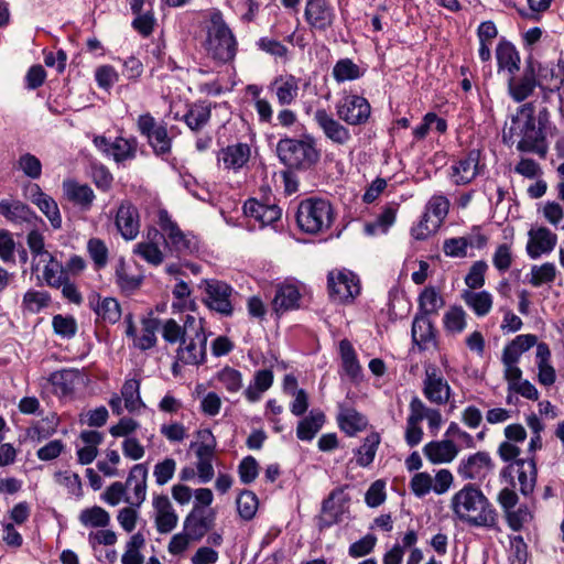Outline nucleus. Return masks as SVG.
Returning <instances> with one entry per match:
<instances>
[{"label":"nucleus","instance_id":"nucleus-1","mask_svg":"<svg viewBox=\"0 0 564 564\" xmlns=\"http://www.w3.org/2000/svg\"><path fill=\"white\" fill-rule=\"evenodd\" d=\"M535 107L532 102L522 105L511 123L505 127L502 139L505 143L513 144L514 137H520L517 149L521 152H534L540 155L546 153L545 127L549 122V111L543 108L538 116L534 115Z\"/></svg>","mask_w":564,"mask_h":564},{"label":"nucleus","instance_id":"nucleus-2","mask_svg":"<svg viewBox=\"0 0 564 564\" xmlns=\"http://www.w3.org/2000/svg\"><path fill=\"white\" fill-rule=\"evenodd\" d=\"M454 514L473 527L491 528L497 522V512L484 492L471 484L465 485L451 500Z\"/></svg>","mask_w":564,"mask_h":564},{"label":"nucleus","instance_id":"nucleus-3","mask_svg":"<svg viewBox=\"0 0 564 564\" xmlns=\"http://www.w3.org/2000/svg\"><path fill=\"white\" fill-rule=\"evenodd\" d=\"M204 47L207 55L220 64L231 62L236 56V37L218 11L210 15Z\"/></svg>","mask_w":564,"mask_h":564},{"label":"nucleus","instance_id":"nucleus-4","mask_svg":"<svg viewBox=\"0 0 564 564\" xmlns=\"http://www.w3.org/2000/svg\"><path fill=\"white\" fill-rule=\"evenodd\" d=\"M276 153L286 167L297 171L312 169L321 159V153L312 137L281 139L276 144Z\"/></svg>","mask_w":564,"mask_h":564},{"label":"nucleus","instance_id":"nucleus-5","mask_svg":"<svg viewBox=\"0 0 564 564\" xmlns=\"http://www.w3.org/2000/svg\"><path fill=\"white\" fill-rule=\"evenodd\" d=\"M335 219L332 204L324 198L303 199L296 209V224L306 234L317 235L327 231Z\"/></svg>","mask_w":564,"mask_h":564},{"label":"nucleus","instance_id":"nucleus-6","mask_svg":"<svg viewBox=\"0 0 564 564\" xmlns=\"http://www.w3.org/2000/svg\"><path fill=\"white\" fill-rule=\"evenodd\" d=\"M187 327L192 332L180 344L176 358L184 365H200L206 360L207 336L202 322L194 316H187Z\"/></svg>","mask_w":564,"mask_h":564},{"label":"nucleus","instance_id":"nucleus-7","mask_svg":"<svg viewBox=\"0 0 564 564\" xmlns=\"http://www.w3.org/2000/svg\"><path fill=\"white\" fill-rule=\"evenodd\" d=\"M203 292V303L212 311L224 316H230L234 312L231 297L234 289L226 282L217 279H204L198 284Z\"/></svg>","mask_w":564,"mask_h":564},{"label":"nucleus","instance_id":"nucleus-8","mask_svg":"<svg viewBox=\"0 0 564 564\" xmlns=\"http://www.w3.org/2000/svg\"><path fill=\"white\" fill-rule=\"evenodd\" d=\"M497 500L503 510L507 524L512 531H521L525 524L533 520V511L527 505H520L516 509L519 497L513 489H501Z\"/></svg>","mask_w":564,"mask_h":564},{"label":"nucleus","instance_id":"nucleus-9","mask_svg":"<svg viewBox=\"0 0 564 564\" xmlns=\"http://www.w3.org/2000/svg\"><path fill=\"white\" fill-rule=\"evenodd\" d=\"M336 115L349 126L366 124L371 115L369 101L358 95H346L336 104Z\"/></svg>","mask_w":564,"mask_h":564},{"label":"nucleus","instance_id":"nucleus-10","mask_svg":"<svg viewBox=\"0 0 564 564\" xmlns=\"http://www.w3.org/2000/svg\"><path fill=\"white\" fill-rule=\"evenodd\" d=\"M159 226L165 235V246L171 252L177 256L192 253L196 249V243L193 239L184 234L176 223L169 216L166 210H161L159 214Z\"/></svg>","mask_w":564,"mask_h":564},{"label":"nucleus","instance_id":"nucleus-11","mask_svg":"<svg viewBox=\"0 0 564 564\" xmlns=\"http://www.w3.org/2000/svg\"><path fill=\"white\" fill-rule=\"evenodd\" d=\"M346 487L334 489L323 501L318 524L321 528H329L343 520L348 511L349 496L345 492Z\"/></svg>","mask_w":564,"mask_h":564},{"label":"nucleus","instance_id":"nucleus-12","mask_svg":"<svg viewBox=\"0 0 564 564\" xmlns=\"http://www.w3.org/2000/svg\"><path fill=\"white\" fill-rule=\"evenodd\" d=\"M423 394L434 404H446L452 394L447 380L442 376L440 369L434 365L425 367V378L423 380Z\"/></svg>","mask_w":564,"mask_h":564},{"label":"nucleus","instance_id":"nucleus-13","mask_svg":"<svg viewBox=\"0 0 564 564\" xmlns=\"http://www.w3.org/2000/svg\"><path fill=\"white\" fill-rule=\"evenodd\" d=\"M541 85L535 75V64L529 59L520 76L516 74L509 76L508 93L516 102H521L533 94L536 86Z\"/></svg>","mask_w":564,"mask_h":564},{"label":"nucleus","instance_id":"nucleus-14","mask_svg":"<svg viewBox=\"0 0 564 564\" xmlns=\"http://www.w3.org/2000/svg\"><path fill=\"white\" fill-rule=\"evenodd\" d=\"M314 121L323 131L325 138L333 144L344 147L351 140L349 129L335 119L326 109H317L314 112Z\"/></svg>","mask_w":564,"mask_h":564},{"label":"nucleus","instance_id":"nucleus-15","mask_svg":"<svg viewBox=\"0 0 564 564\" xmlns=\"http://www.w3.org/2000/svg\"><path fill=\"white\" fill-rule=\"evenodd\" d=\"M494 467L492 459L487 452H477L460 460L457 473L464 479L481 481L492 471Z\"/></svg>","mask_w":564,"mask_h":564},{"label":"nucleus","instance_id":"nucleus-16","mask_svg":"<svg viewBox=\"0 0 564 564\" xmlns=\"http://www.w3.org/2000/svg\"><path fill=\"white\" fill-rule=\"evenodd\" d=\"M304 17L312 29L321 32L332 28L336 18L334 8L326 0H307Z\"/></svg>","mask_w":564,"mask_h":564},{"label":"nucleus","instance_id":"nucleus-17","mask_svg":"<svg viewBox=\"0 0 564 564\" xmlns=\"http://www.w3.org/2000/svg\"><path fill=\"white\" fill-rule=\"evenodd\" d=\"M94 144L98 150L107 155H111L116 162H122L135 156L137 140L116 138L115 141H109L106 137L98 135L94 139Z\"/></svg>","mask_w":564,"mask_h":564},{"label":"nucleus","instance_id":"nucleus-18","mask_svg":"<svg viewBox=\"0 0 564 564\" xmlns=\"http://www.w3.org/2000/svg\"><path fill=\"white\" fill-rule=\"evenodd\" d=\"M115 224L123 239H135L140 231L138 208L128 200L122 202L118 207Z\"/></svg>","mask_w":564,"mask_h":564},{"label":"nucleus","instance_id":"nucleus-19","mask_svg":"<svg viewBox=\"0 0 564 564\" xmlns=\"http://www.w3.org/2000/svg\"><path fill=\"white\" fill-rule=\"evenodd\" d=\"M328 291L332 297L343 302L359 294L360 286L351 272L329 273Z\"/></svg>","mask_w":564,"mask_h":564},{"label":"nucleus","instance_id":"nucleus-20","mask_svg":"<svg viewBox=\"0 0 564 564\" xmlns=\"http://www.w3.org/2000/svg\"><path fill=\"white\" fill-rule=\"evenodd\" d=\"M153 508L156 530L161 534L172 532L177 525L178 517L175 513L169 497L165 495L154 496Z\"/></svg>","mask_w":564,"mask_h":564},{"label":"nucleus","instance_id":"nucleus-21","mask_svg":"<svg viewBox=\"0 0 564 564\" xmlns=\"http://www.w3.org/2000/svg\"><path fill=\"white\" fill-rule=\"evenodd\" d=\"M480 153L471 150L467 155L452 165L451 177L456 185L469 184L478 174Z\"/></svg>","mask_w":564,"mask_h":564},{"label":"nucleus","instance_id":"nucleus-22","mask_svg":"<svg viewBox=\"0 0 564 564\" xmlns=\"http://www.w3.org/2000/svg\"><path fill=\"white\" fill-rule=\"evenodd\" d=\"M529 237L527 251L532 259L539 258L542 253L551 252L557 242V236L545 227L531 229Z\"/></svg>","mask_w":564,"mask_h":564},{"label":"nucleus","instance_id":"nucleus-23","mask_svg":"<svg viewBox=\"0 0 564 564\" xmlns=\"http://www.w3.org/2000/svg\"><path fill=\"white\" fill-rule=\"evenodd\" d=\"M412 341L420 350L436 347V334L431 319L425 315H415L411 329Z\"/></svg>","mask_w":564,"mask_h":564},{"label":"nucleus","instance_id":"nucleus-24","mask_svg":"<svg viewBox=\"0 0 564 564\" xmlns=\"http://www.w3.org/2000/svg\"><path fill=\"white\" fill-rule=\"evenodd\" d=\"M148 468L144 464L134 465L128 476L126 486L132 488L133 495L126 498V502L139 508L147 496Z\"/></svg>","mask_w":564,"mask_h":564},{"label":"nucleus","instance_id":"nucleus-25","mask_svg":"<svg viewBox=\"0 0 564 564\" xmlns=\"http://www.w3.org/2000/svg\"><path fill=\"white\" fill-rule=\"evenodd\" d=\"M243 213L259 221L261 227L272 225L282 216V209L275 204H263L257 199H248L243 205Z\"/></svg>","mask_w":564,"mask_h":564},{"label":"nucleus","instance_id":"nucleus-26","mask_svg":"<svg viewBox=\"0 0 564 564\" xmlns=\"http://www.w3.org/2000/svg\"><path fill=\"white\" fill-rule=\"evenodd\" d=\"M517 467V478L520 485V492L523 496H529L533 492L536 478H538V469L534 456H531L527 459L518 458L513 464L509 466V468Z\"/></svg>","mask_w":564,"mask_h":564},{"label":"nucleus","instance_id":"nucleus-27","mask_svg":"<svg viewBox=\"0 0 564 564\" xmlns=\"http://www.w3.org/2000/svg\"><path fill=\"white\" fill-rule=\"evenodd\" d=\"M251 149L247 143H236L226 147L218 153V161L228 170H240L249 161Z\"/></svg>","mask_w":564,"mask_h":564},{"label":"nucleus","instance_id":"nucleus-28","mask_svg":"<svg viewBox=\"0 0 564 564\" xmlns=\"http://www.w3.org/2000/svg\"><path fill=\"white\" fill-rule=\"evenodd\" d=\"M423 453L433 464L452 462L458 454V448L452 440L432 441L423 447Z\"/></svg>","mask_w":564,"mask_h":564},{"label":"nucleus","instance_id":"nucleus-29","mask_svg":"<svg viewBox=\"0 0 564 564\" xmlns=\"http://www.w3.org/2000/svg\"><path fill=\"white\" fill-rule=\"evenodd\" d=\"M0 215L14 224H31L37 219L35 213L21 200H0Z\"/></svg>","mask_w":564,"mask_h":564},{"label":"nucleus","instance_id":"nucleus-30","mask_svg":"<svg viewBox=\"0 0 564 564\" xmlns=\"http://www.w3.org/2000/svg\"><path fill=\"white\" fill-rule=\"evenodd\" d=\"M214 525V518L206 517L203 511L193 510L184 521V531L192 541L200 540Z\"/></svg>","mask_w":564,"mask_h":564},{"label":"nucleus","instance_id":"nucleus-31","mask_svg":"<svg viewBox=\"0 0 564 564\" xmlns=\"http://www.w3.org/2000/svg\"><path fill=\"white\" fill-rule=\"evenodd\" d=\"M462 299L478 317L489 314L494 304V297L488 291L464 290Z\"/></svg>","mask_w":564,"mask_h":564},{"label":"nucleus","instance_id":"nucleus-32","mask_svg":"<svg viewBox=\"0 0 564 564\" xmlns=\"http://www.w3.org/2000/svg\"><path fill=\"white\" fill-rule=\"evenodd\" d=\"M272 88L280 105H291L299 95V79L293 75L280 76L272 83Z\"/></svg>","mask_w":564,"mask_h":564},{"label":"nucleus","instance_id":"nucleus-33","mask_svg":"<svg viewBox=\"0 0 564 564\" xmlns=\"http://www.w3.org/2000/svg\"><path fill=\"white\" fill-rule=\"evenodd\" d=\"M535 356L539 368V382L545 387L552 386L556 380V373L553 366L550 364L551 350L547 344H538Z\"/></svg>","mask_w":564,"mask_h":564},{"label":"nucleus","instance_id":"nucleus-34","mask_svg":"<svg viewBox=\"0 0 564 564\" xmlns=\"http://www.w3.org/2000/svg\"><path fill=\"white\" fill-rule=\"evenodd\" d=\"M301 294L296 286L286 284L276 289L272 301L273 308L276 313H284L299 307Z\"/></svg>","mask_w":564,"mask_h":564},{"label":"nucleus","instance_id":"nucleus-35","mask_svg":"<svg viewBox=\"0 0 564 564\" xmlns=\"http://www.w3.org/2000/svg\"><path fill=\"white\" fill-rule=\"evenodd\" d=\"M63 189L67 199L83 209H89L95 199V194L88 185L68 181L63 183Z\"/></svg>","mask_w":564,"mask_h":564},{"label":"nucleus","instance_id":"nucleus-36","mask_svg":"<svg viewBox=\"0 0 564 564\" xmlns=\"http://www.w3.org/2000/svg\"><path fill=\"white\" fill-rule=\"evenodd\" d=\"M325 423V414L322 411L312 410L302 419L296 427V436L301 441H312Z\"/></svg>","mask_w":564,"mask_h":564},{"label":"nucleus","instance_id":"nucleus-37","mask_svg":"<svg viewBox=\"0 0 564 564\" xmlns=\"http://www.w3.org/2000/svg\"><path fill=\"white\" fill-rule=\"evenodd\" d=\"M79 373L78 369H62L51 373L48 381L52 383L55 393L67 395L74 391Z\"/></svg>","mask_w":564,"mask_h":564},{"label":"nucleus","instance_id":"nucleus-38","mask_svg":"<svg viewBox=\"0 0 564 564\" xmlns=\"http://www.w3.org/2000/svg\"><path fill=\"white\" fill-rule=\"evenodd\" d=\"M496 57L499 69H506L509 75H513L519 70L520 55L511 43H499L496 50Z\"/></svg>","mask_w":564,"mask_h":564},{"label":"nucleus","instance_id":"nucleus-39","mask_svg":"<svg viewBox=\"0 0 564 564\" xmlns=\"http://www.w3.org/2000/svg\"><path fill=\"white\" fill-rule=\"evenodd\" d=\"M444 305V300L433 286L425 288L419 296V313L416 315L430 316L437 314Z\"/></svg>","mask_w":564,"mask_h":564},{"label":"nucleus","instance_id":"nucleus-40","mask_svg":"<svg viewBox=\"0 0 564 564\" xmlns=\"http://www.w3.org/2000/svg\"><path fill=\"white\" fill-rule=\"evenodd\" d=\"M160 319L158 318H145L142 321L141 335L134 336V347L140 350H148L156 345V332L160 326Z\"/></svg>","mask_w":564,"mask_h":564},{"label":"nucleus","instance_id":"nucleus-41","mask_svg":"<svg viewBox=\"0 0 564 564\" xmlns=\"http://www.w3.org/2000/svg\"><path fill=\"white\" fill-rule=\"evenodd\" d=\"M339 352L343 362V369L351 379L357 378L361 372L360 364L356 351L348 339H341L339 343Z\"/></svg>","mask_w":564,"mask_h":564},{"label":"nucleus","instance_id":"nucleus-42","mask_svg":"<svg viewBox=\"0 0 564 564\" xmlns=\"http://www.w3.org/2000/svg\"><path fill=\"white\" fill-rule=\"evenodd\" d=\"M79 521L84 527L106 528L110 523V514L104 508L94 506L82 510Z\"/></svg>","mask_w":564,"mask_h":564},{"label":"nucleus","instance_id":"nucleus-43","mask_svg":"<svg viewBox=\"0 0 564 564\" xmlns=\"http://www.w3.org/2000/svg\"><path fill=\"white\" fill-rule=\"evenodd\" d=\"M379 444L378 433H371L365 438L364 444L355 452L356 462L360 467H367L373 462Z\"/></svg>","mask_w":564,"mask_h":564},{"label":"nucleus","instance_id":"nucleus-44","mask_svg":"<svg viewBox=\"0 0 564 564\" xmlns=\"http://www.w3.org/2000/svg\"><path fill=\"white\" fill-rule=\"evenodd\" d=\"M338 424L346 434L352 436L366 427L367 420L356 410L347 409L338 416Z\"/></svg>","mask_w":564,"mask_h":564},{"label":"nucleus","instance_id":"nucleus-45","mask_svg":"<svg viewBox=\"0 0 564 564\" xmlns=\"http://www.w3.org/2000/svg\"><path fill=\"white\" fill-rule=\"evenodd\" d=\"M121 398L129 412L140 409L143 405L140 397V380L127 379L121 388Z\"/></svg>","mask_w":564,"mask_h":564},{"label":"nucleus","instance_id":"nucleus-46","mask_svg":"<svg viewBox=\"0 0 564 564\" xmlns=\"http://www.w3.org/2000/svg\"><path fill=\"white\" fill-rule=\"evenodd\" d=\"M182 118L191 130L198 131L209 121L210 108L195 104Z\"/></svg>","mask_w":564,"mask_h":564},{"label":"nucleus","instance_id":"nucleus-47","mask_svg":"<svg viewBox=\"0 0 564 564\" xmlns=\"http://www.w3.org/2000/svg\"><path fill=\"white\" fill-rule=\"evenodd\" d=\"M133 253L151 265L158 267L164 261V254L155 241H140L133 248Z\"/></svg>","mask_w":564,"mask_h":564},{"label":"nucleus","instance_id":"nucleus-48","mask_svg":"<svg viewBox=\"0 0 564 564\" xmlns=\"http://www.w3.org/2000/svg\"><path fill=\"white\" fill-rule=\"evenodd\" d=\"M192 332L189 327H187V319L184 325L181 326L175 319L169 318L162 325V337L163 339L171 344H181L182 340Z\"/></svg>","mask_w":564,"mask_h":564},{"label":"nucleus","instance_id":"nucleus-49","mask_svg":"<svg viewBox=\"0 0 564 564\" xmlns=\"http://www.w3.org/2000/svg\"><path fill=\"white\" fill-rule=\"evenodd\" d=\"M116 282L122 291L132 292L141 285L142 276L130 274L126 261L120 259L116 267Z\"/></svg>","mask_w":564,"mask_h":564},{"label":"nucleus","instance_id":"nucleus-50","mask_svg":"<svg viewBox=\"0 0 564 564\" xmlns=\"http://www.w3.org/2000/svg\"><path fill=\"white\" fill-rule=\"evenodd\" d=\"M51 302V296L47 292L29 290L22 300V307L24 311L36 314L43 308L47 307Z\"/></svg>","mask_w":564,"mask_h":564},{"label":"nucleus","instance_id":"nucleus-51","mask_svg":"<svg viewBox=\"0 0 564 564\" xmlns=\"http://www.w3.org/2000/svg\"><path fill=\"white\" fill-rule=\"evenodd\" d=\"M556 272V267L552 262H545L541 265H533L531 268V276L529 283L534 288H539L543 284H550L554 282Z\"/></svg>","mask_w":564,"mask_h":564},{"label":"nucleus","instance_id":"nucleus-52","mask_svg":"<svg viewBox=\"0 0 564 564\" xmlns=\"http://www.w3.org/2000/svg\"><path fill=\"white\" fill-rule=\"evenodd\" d=\"M361 76L359 66L349 58L339 59L333 68V77L338 83L355 80Z\"/></svg>","mask_w":564,"mask_h":564},{"label":"nucleus","instance_id":"nucleus-53","mask_svg":"<svg viewBox=\"0 0 564 564\" xmlns=\"http://www.w3.org/2000/svg\"><path fill=\"white\" fill-rule=\"evenodd\" d=\"M148 142L156 155H164L171 152L172 139L169 137L164 124H160L152 134H149Z\"/></svg>","mask_w":564,"mask_h":564},{"label":"nucleus","instance_id":"nucleus-54","mask_svg":"<svg viewBox=\"0 0 564 564\" xmlns=\"http://www.w3.org/2000/svg\"><path fill=\"white\" fill-rule=\"evenodd\" d=\"M469 246H474V240L471 238H448L443 242V252L451 258H465Z\"/></svg>","mask_w":564,"mask_h":564},{"label":"nucleus","instance_id":"nucleus-55","mask_svg":"<svg viewBox=\"0 0 564 564\" xmlns=\"http://www.w3.org/2000/svg\"><path fill=\"white\" fill-rule=\"evenodd\" d=\"M236 503L239 516L245 520H251L258 510V498L250 490L241 491Z\"/></svg>","mask_w":564,"mask_h":564},{"label":"nucleus","instance_id":"nucleus-56","mask_svg":"<svg viewBox=\"0 0 564 564\" xmlns=\"http://www.w3.org/2000/svg\"><path fill=\"white\" fill-rule=\"evenodd\" d=\"M444 327L451 333H462L466 327V312L460 306H452L444 314Z\"/></svg>","mask_w":564,"mask_h":564},{"label":"nucleus","instance_id":"nucleus-57","mask_svg":"<svg viewBox=\"0 0 564 564\" xmlns=\"http://www.w3.org/2000/svg\"><path fill=\"white\" fill-rule=\"evenodd\" d=\"M17 164L19 170L31 180H39L42 175V163L34 154L24 153L20 155Z\"/></svg>","mask_w":564,"mask_h":564},{"label":"nucleus","instance_id":"nucleus-58","mask_svg":"<svg viewBox=\"0 0 564 564\" xmlns=\"http://www.w3.org/2000/svg\"><path fill=\"white\" fill-rule=\"evenodd\" d=\"M97 315L108 323H116L121 316L120 305L112 297L104 299L95 308Z\"/></svg>","mask_w":564,"mask_h":564},{"label":"nucleus","instance_id":"nucleus-59","mask_svg":"<svg viewBox=\"0 0 564 564\" xmlns=\"http://www.w3.org/2000/svg\"><path fill=\"white\" fill-rule=\"evenodd\" d=\"M488 269V264L484 260H479L473 263L468 273L465 276V283L468 290H478L485 284V273Z\"/></svg>","mask_w":564,"mask_h":564},{"label":"nucleus","instance_id":"nucleus-60","mask_svg":"<svg viewBox=\"0 0 564 564\" xmlns=\"http://www.w3.org/2000/svg\"><path fill=\"white\" fill-rule=\"evenodd\" d=\"M47 264L44 267L43 276L45 282L53 288H61L65 274L62 265L53 258L52 254L47 256Z\"/></svg>","mask_w":564,"mask_h":564},{"label":"nucleus","instance_id":"nucleus-61","mask_svg":"<svg viewBox=\"0 0 564 564\" xmlns=\"http://www.w3.org/2000/svg\"><path fill=\"white\" fill-rule=\"evenodd\" d=\"M395 221V210L387 208L380 214L373 223L366 224L365 230L369 235H376L378 232L386 234L390 226Z\"/></svg>","mask_w":564,"mask_h":564},{"label":"nucleus","instance_id":"nucleus-62","mask_svg":"<svg viewBox=\"0 0 564 564\" xmlns=\"http://www.w3.org/2000/svg\"><path fill=\"white\" fill-rule=\"evenodd\" d=\"M87 250L96 268L101 269L108 261V248L99 238H91L87 242Z\"/></svg>","mask_w":564,"mask_h":564},{"label":"nucleus","instance_id":"nucleus-63","mask_svg":"<svg viewBox=\"0 0 564 564\" xmlns=\"http://www.w3.org/2000/svg\"><path fill=\"white\" fill-rule=\"evenodd\" d=\"M54 332L65 338H72L77 332V323L73 316L55 315L52 319Z\"/></svg>","mask_w":564,"mask_h":564},{"label":"nucleus","instance_id":"nucleus-64","mask_svg":"<svg viewBox=\"0 0 564 564\" xmlns=\"http://www.w3.org/2000/svg\"><path fill=\"white\" fill-rule=\"evenodd\" d=\"M426 209L429 215L432 213L436 218L434 227H437L448 214L449 200L443 195H434L429 200Z\"/></svg>","mask_w":564,"mask_h":564}]
</instances>
